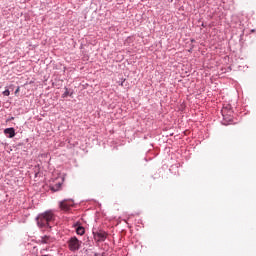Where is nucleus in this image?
Instances as JSON below:
<instances>
[{
    "label": "nucleus",
    "mask_w": 256,
    "mask_h": 256,
    "mask_svg": "<svg viewBox=\"0 0 256 256\" xmlns=\"http://www.w3.org/2000/svg\"><path fill=\"white\" fill-rule=\"evenodd\" d=\"M55 220V214H53L51 211H46L44 213H41L36 218L38 227H51L49 224L51 221Z\"/></svg>",
    "instance_id": "nucleus-1"
},
{
    "label": "nucleus",
    "mask_w": 256,
    "mask_h": 256,
    "mask_svg": "<svg viewBox=\"0 0 256 256\" xmlns=\"http://www.w3.org/2000/svg\"><path fill=\"white\" fill-rule=\"evenodd\" d=\"M81 241L77 237H71L68 240V249L71 251H79L81 249Z\"/></svg>",
    "instance_id": "nucleus-2"
},
{
    "label": "nucleus",
    "mask_w": 256,
    "mask_h": 256,
    "mask_svg": "<svg viewBox=\"0 0 256 256\" xmlns=\"http://www.w3.org/2000/svg\"><path fill=\"white\" fill-rule=\"evenodd\" d=\"M73 205H75V202L71 199H65L59 202V208L61 211H69Z\"/></svg>",
    "instance_id": "nucleus-3"
},
{
    "label": "nucleus",
    "mask_w": 256,
    "mask_h": 256,
    "mask_svg": "<svg viewBox=\"0 0 256 256\" xmlns=\"http://www.w3.org/2000/svg\"><path fill=\"white\" fill-rule=\"evenodd\" d=\"M93 237L95 241H105L107 239V232L103 230L93 229Z\"/></svg>",
    "instance_id": "nucleus-4"
},
{
    "label": "nucleus",
    "mask_w": 256,
    "mask_h": 256,
    "mask_svg": "<svg viewBox=\"0 0 256 256\" xmlns=\"http://www.w3.org/2000/svg\"><path fill=\"white\" fill-rule=\"evenodd\" d=\"M42 245H49L51 243H53V241H55L54 238H52L51 236H43L41 237V239L39 240Z\"/></svg>",
    "instance_id": "nucleus-5"
},
{
    "label": "nucleus",
    "mask_w": 256,
    "mask_h": 256,
    "mask_svg": "<svg viewBox=\"0 0 256 256\" xmlns=\"http://www.w3.org/2000/svg\"><path fill=\"white\" fill-rule=\"evenodd\" d=\"M4 133L8 135L10 139H13V137H15V128H6Z\"/></svg>",
    "instance_id": "nucleus-6"
},
{
    "label": "nucleus",
    "mask_w": 256,
    "mask_h": 256,
    "mask_svg": "<svg viewBox=\"0 0 256 256\" xmlns=\"http://www.w3.org/2000/svg\"><path fill=\"white\" fill-rule=\"evenodd\" d=\"M77 235H85V228L83 226H78L76 228Z\"/></svg>",
    "instance_id": "nucleus-7"
},
{
    "label": "nucleus",
    "mask_w": 256,
    "mask_h": 256,
    "mask_svg": "<svg viewBox=\"0 0 256 256\" xmlns=\"http://www.w3.org/2000/svg\"><path fill=\"white\" fill-rule=\"evenodd\" d=\"M60 189H61V182H59L56 185L52 186V191H59Z\"/></svg>",
    "instance_id": "nucleus-8"
},
{
    "label": "nucleus",
    "mask_w": 256,
    "mask_h": 256,
    "mask_svg": "<svg viewBox=\"0 0 256 256\" xmlns=\"http://www.w3.org/2000/svg\"><path fill=\"white\" fill-rule=\"evenodd\" d=\"M10 94H11V92H10L9 90H5V91L3 92V95H4L5 97H9Z\"/></svg>",
    "instance_id": "nucleus-9"
},
{
    "label": "nucleus",
    "mask_w": 256,
    "mask_h": 256,
    "mask_svg": "<svg viewBox=\"0 0 256 256\" xmlns=\"http://www.w3.org/2000/svg\"><path fill=\"white\" fill-rule=\"evenodd\" d=\"M65 89H66V91L64 92L62 97H68L69 96V90L67 88H65Z\"/></svg>",
    "instance_id": "nucleus-10"
},
{
    "label": "nucleus",
    "mask_w": 256,
    "mask_h": 256,
    "mask_svg": "<svg viewBox=\"0 0 256 256\" xmlns=\"http://www.w3.org/2000/svg\"><path fill=\"white\" fill-rule=\"evenodd\" d=\"M123 83H125V79L120 83L121 87H123Z\"/></svg>",
    "instance_id": "nucleus-11"
},
{
    "label": "nucleus",
    "mask_w": 256,
    "mask_h": 256,
    "mask_svg": "<svg viewBox=\"0 0 256 256\" xmlns=\"http://www.w3.org/2000/svg\"><path fill=\"white\" fill-rule=\"evenodd\" d=\"M19 91V88L16 89L15 93H17Z\"/></svg>",
    "instance_id": "nucleus-12"
},
{
    "label": "nucleus",
    "mask_w": 256,
    "mask_h": 256,
    "mask_svg": "<svg viewBox=\"0 0 256 256\" xmlns=\"http://www.w3.org/2000/svg\"><path fill=\"white\" fill-rule=\"evenodd\" d=\"M252 31V33H255V30H251Z\"/></svg>",
    "instance_id": "nucleus-13"
}]
</instances>
